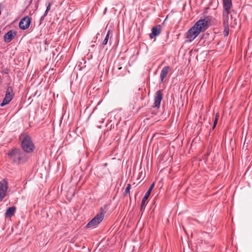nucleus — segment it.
<instances>
[{
  "label": "nucleus",
  "instance_id": "obj_1",
  "mask_svg": "<svg viewBox=\"0 0 252 252\" xmlns=\"http://www.w3.org/2000/svg\"><path fill=\"white\" fill-rule=\"evenodd\" d=\"M222 19L224 28H227L230 24H237L238 14L233 8L232 0H222Z\"/></svg>",
  "mask_w": 252,
  "mask_h": 252
},
{
  "label": "nucleus",
  "instance_id": "obj_2",
  "mask_svg": "<svg viewBox=\"0 0 252 252\" xmlns=\"http://www.w3.org/2000/svg\"><path fill=\"white\" fill-rule=\"evenodd\" d=\"M8 156L14 163H19L26 161L24 154L21 152L20 149H14L11 150V151L8 153Z\"/></svg>",
  "mask_w": 252,
  "mask_h": 252
},
{
  "label": "nucleus",
  "instance_id": "obj_3",
  "mask_svg": "<svg viewBox=\"0 0 252 252\" xmlns=\"http://www.w3.org/2000/svg\"><path fill=\"white\" fill-rule=\"evenodd\" d=\"M21 146L23 150L27 153L32 152L34 148L31 138L29 135L24 137L22 141Z\"/></svg>",
  "mask_w": 252,
  "mask_h": 252
},
{
  "label": "nucleus",
  "instance_id": "obj_4",
  "mask_svg": "<svg viewBox=\"0 0 252 252\" xmlns=\"http://www.w3.org/2000/svg\"><path fill=\"white\" fill-rule=\"evenodd\" d=\"M210 22V19L209 17H207L205 19H201L197 21L194 25V26L200 33L205 31L208 28Z\"/></svg>",
  "mask_w": 252,
  "mask_h": 252
},
{
  "label": "nucleus",
  "instance_id": "obj_5",
  "mask_svg": "<svg viewBox=\"0 0 252 252\" xmlns=\"http://www.w3.org/2000/svg\"><path fill=\"white\" fill-rule=\"evenodd\" d=\"M104 212L98 213L86 225L87 228H94L103 220Z\"/></svg>",
  "mask_w": 252,
  "mask_h": 252
},
{
  "label": "nucleus",
  "instance_id": "obj_6",
  "mask_svg": "<svg viewBox=\"0 0 252 252\" xmlns=\"http://www.w3.org/2000/svg\"><path fill=\"white\" fill-rule=\"evenodd\" d=\"M200 33L196 28L193 26L185 33L187 41L191 42Z\"/></svg>",
  "mask_w": 252,
  "mask_h": 252
},
{
  "label": "nucleus",
  "instance_id": "obj_7",
  "mask_svg": "<svg viewBox=\"0 0 252 252\" xmlns=\"http://www.w3.org/2000/svg\"><path fill=\"white\" fill-rule=\"evenodd\" d=\"M8 188V182L5 179L0 182V202L5 197Z\"/></svg>",
  "mask_w": 252,
  "mask_h": 252
},
{
  "label": "nucleus",
  "instance_id": "obj_8",
  "mask_svg": "<svg viewBox=\"0 0 252 252\" xmlns=\"http://www.w3.org/2000/svg\"><path fill=\"white\" fill-rule=\"evenodd\" d=\"M12 90L11 87L8 88L5 97L3 99L2 102L0 103V106L3 107L4 105L8 104L13 98Z\"/></svg>",
  "mask_w": 252,
  "mask_h": 252
},
{
  "label": "nucleus",
  "instance_id": "obj_9",
  "mask_svg": "<svg viewBox=\"0 0 252 252\" xmlns=\"http://www.w3.org/2000/svg\"><path fill=\"white\" fill-rule=\"evenodd\" d=\"M163 98V94L161 90L158 91L154 96V103L153 107L159 108L160 105V103L162 99Z\"/></svg>",
  "mask_w": 252,
  "mask_h": 252
},
{
  "label": "nucleus",
  "instance_id": "obj_10",
  "mask_svg": "<svg viewBox=\"0 0 252 252\" xmlns=\"http://www.w3.org/2000/svg\"><path fill=\"white\" fill-rule=\"evenodd\" d=\"M31 24V19L28 17H25L22 19L19 23V28L22 30L27 29Z\"/></svg>",
  "mask_w": 252,
  "mask_h": 252
},
{
  "label": "nucleus",
  "instance_id": "obj_11",
  "mask_svg": "<svg viewBox=\"0 0 252 252\" xmlns=\"http://www.w3.org/2000/svg\"><path fill=\"white\" fill-rule=\"evenodd\" d=\"M154 185H155L154 183H152L150 187H149V189H148V190L147 191L146 193H145L144 196L143 197L142 200L141 205V210L145 209V202L148 199L149 195H150L151 191L154 187Z\"/></svg>",
  "mask_w": 252,
  "mask_h": 252
},
{
  "label": "nucleus",
  "instance_id": "obj_12",
  "mask_svg": "<svg viewBox=\"0 0 252 252\" xmlns=\"http://www.w3.org/2000/svg\"><path fill=\"white\" fill-rule=\"evenodd\" d=\"M161 32V27L160 25H157L154 27L152 29V32L150 34V37L152 39L155 37L158 36Z\"/></svg>",
  "mask_w": 252,
  "mask_h": 252
},
{
  "label": "nucleus",
  "instance_id": "obj_13",
  "mask_svg": "<svg viewBox=\"0 0 252 252\" xmlns=\"http://www.w3.org/2000/svg\"><path fill=\"white\" fill-rule=\"evenodd\" d=\"M16 33L13 32L12 30H10L6 32L3 36L4 40L5 42H9L15 37Z\"/></svg>",
  "mask_w": 252,
  "mask_h": 252
},
{
  "label": "nucleus",
  "instance_id": "obj_14",
  "mask_svg": "<svg viewBox=\"0 0 252 252\" xmlns=\"http://www.w3.org/2000/svg\"><path fill=\"white\" fill-rule=\"evenodd\" d=\"M169 68L170 67L169 66H165L162 69L160 74V81L161 83H163L164 82V79L169 72Z\"/></svg>",
  "mask_w": 252,
  "mask_h": 252
},
{
  "label": "nucleus",
  "instance_id": "obj_15",
  "mask_svg": "<svg viewBox=\"0 0 252 252\" xmlns=\"http://www.w3.org/2000/svg\"><path fill=\"white\" fill-rule=\"evenodd\" d=\"M16 207L15 206H12L9 207L6 211L5 213V217L11 218L12 216L14 215V213L16 212Z\"/></svg>",
  "mask_w": 252,
  "mask_h": 252
},
{
  "label": "nucleus",
  "instance_id": "obj_16",
  "mask_svg": "<svg viewBox=\"0 0 252 252\" xmlns=\"http://www.w3.org/2000/svg\"><path fill=\"white\" fill-rule=\"evenodd\" d=\"M122 68L123 67L121 63L117 62L115 63L114 69L117 70L118 75H123L124 74L122 72H118V71H120Z\"/></svg>",
  "mask_w": 252,
  "mask_h": 252
},
{
  "label": "nucleus",
  "instance_id": "obj_17",
  "mask_svg": "<svg viewBox=\"0 0 252 252\" xmlns=\"http://www.w3.org/2000/svg\"><path fill=\"white\" fill-rule=\"evenodd\" d=\"M111 32L110 30H109L108 32H107V34L105 36V37L102 42V44L103 45H106L107 44V42H108V39H109V34Z\"/></svg>",
  "mask_w": 252,
  "mask_h": 252
},
{
  "label": "nucleus",
  "instance_id": "obj_18",
  "mask_svg": "<svg viewBox=\"0 0 252 252\" xmlns=\"http://www.w3.org/2000/svg\"><path fill=\"white\" fill-rule=\"evenodd\" d=\"M130 189H131V185L130 184H128L127 185V186H126V189H125V193H124L125 195H126L127 194L129 193Z\"/></svg>",
  "mask_w": 252,
  "mask_h": 252
},
{
  "label": "nucleus",
  "instance_id": "obj_19",
  "mask_svg": "<svg viewBox=\"0 0 252 252\" xmlns=\"http://www.w3.org/2000/svg\"><path fill=\"white\" fill-rule=\"evenodd\" d=\"M52 3L51 2H50L48 3V5L47 6L46 9L44 12V16H47L49 11L51 9V7L52 6Z\"/></svg>",
  "mask_w": 252,
  "mask_h": 252
},
{
  "label": "nucleus",
  "instance_id": "obj_20",
  "mask_svg": "<svg viewBox=\"0 0 252 252\" xmlns=\"http://www.w3.org/2000/svg\"><path fill=\"white\" fill-rule=\"evenodd\" d=\"M218 120L217 119H215L214 120V125H213V126L212 127V128L213 129H214L217 124V123H218Z\"/></svg>",
  "mask_w": 252,
  "mask_h": 252
},
{
  "label": "nucleus",
  "instance_id": "obj_21",
  "mask_svg": "<svg viewBox=\"0 0 252 252\" xmlns=\"http://www.w3.org/2000/svg\"><path fill=\"white\" fill-rule=\"evenodd\" d=\"M228 28V27L227 28H225V30L223 32L224 36H227L228 35L229 32L228 31H226V28Z\"/></svg>",
  "mask_w": 252,
  "mask_h": 252
},
{
  "label": "nucleus",
  "instance_id": "obj_22",
  "mask_svg": "<svg viewBox=\"0 0 252 252\" xmlns=\"http://www.w3.org/2000/svg\"><path fill=\"white\" fill-rule=\"evenodd\" d=\"M219 117H220V114H219V113H217L216 114V116H215V119L219 120Z\"/></svg>",
  "mask_w": 252,
  "mask_h": 252
},
{
  "label": "nucleus",
  "instance_id": "obj_23",
  "mask_svg": "<svg viewBox=\"0 0 252 252\" xmlns=\"http://www.w3.org/2000/svg\"><path fill=\"white\" fill-rule=\"evenodd\" d=\"M46 16H44V14L40 18V20H44V18L46 17Z\"/></svg>",
  "mask_w": 252,
  "mask_h": 252
}]
</instances>
